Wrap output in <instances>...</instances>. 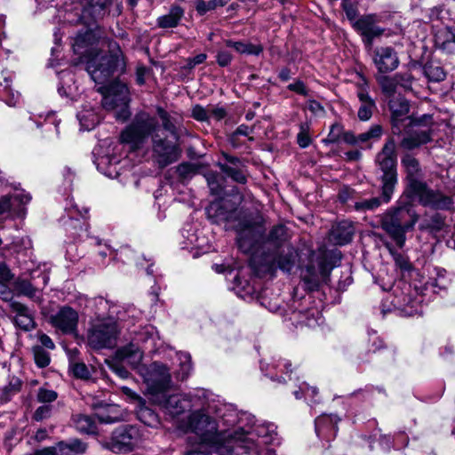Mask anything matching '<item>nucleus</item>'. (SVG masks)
I'll return each instance as SVG.
<instances>
[{"mask_svg":"<svg viewBox=\"0 0 455 455\" xmlns=\"http://www.w3.org/2000/svg\"><path fill=\"white\" fill-rule=\"evenodd\" d=\"M31 200V196L24 190L12 195L0 197V216L8 213L12 218L23 219L26 216V204Z\"/></svg>","mask_w":455,"mask_h":455,"instance_id":"6ab92c4d","label":"nucleus"},{"mask_svg":"<svg viewBox=\"0 0 455 455\" xmlns=\"http://www.w3.org/2000/svg\"><path fill=\"white\" fill-rule=\"evenodd\" d=\"M189 427L202 444L218 455H237L234 451L233 438L228 430H219L217 421L201 410L192 412L188 419Z\"/></svg>","mask_w":455,"mask_h":455,"instance_id":"423d86ee","label":"nucleus"},{"mask_svg":"<svg viewBox=\"0 0 455 455\" xmlns=\"http://www.w3.org/2000/svg\"><path fill=\"white\" fill-rule=\"evenodd\" d=\"M383 135V128L380 124H372L368 131L359 134L361 144L368 141H377Z\"/></svg>","mask_w":455,"mask_h":455,"instance_id":"6e6d98bb","label":"nucleus"},{"mask_svg":"<svg viewBox=\"0 0 455 455\" xmlns=\"http://www.w3.org/2000/svg\"><path fill=\"white\" fill-rule=\"evenodd\" d=\"M22 387L20 379L15 376L9 378L8 384L4 386L0 392V401L2 403H8L12 398L17 395Z\"/></svg>","mask_w":455,"mask_h":455,"instance_id":"37998d69","label":"nucleus"},{"mask_svg":"<svg viewBox=\"0 0 455 455\" xmlns=\"http://www.w3.org/2000/svg\"><path fill=\"white\" fill-rule=\"evenodd\" d=\"M53 406L52 404H44L39 406L33 414V419L42 421L49 419L52 414Z\"/></svg>","mask_w":455,"mask_h":455,"instance_id":"0e129e2a","label":"nucleus"},{"mask_svg":"<svg viewBox=\"0 0 455 455\" xmlns=\"http://www.w3.org/2000/svg\"><path fill=\"white\" fill-rule=\"evenodd\" d=\"M73 424L81 434L92 435L97 431L94 419L89 415L77 414L73 417Z\"/></svg>","mask_w":455,"mask_h":455,"instance_id":"ea45409f","label":"nucleus"},{"mask_svg":"<svg viewBox=\"0 0 455 455\" xmlns=\"http://www.w3.org/2000/svg\"><path fill=\"white\" fill-rule=\"evenodd\" d=\"M140 441V432L133 426H123L113 431L106 448L115 453H128L134 450Z\"/></svg>","mask_w":455,"mask_h":455,"instance_id":"a211bd4d","label":"nucleus"},{"mask_svg":"<svg viewBox=\"0 0 455 455\" xmlns=\"http://www.w3.org/2000/svg\"><path fill=\"white\" fill-rule=\"evenodd\" d=\"M185 15V10L179 4H172L167 13L159 16L156 20L157 28L172 29L177 28Z\"/></svg>","mask_w":455,"mask_h":455,"instance_id":"c756f323","label":"nucleus"},{"mask_svg":"<svg viewBox=\"0 0 455 455\" xmlns=\"http://www.w3.org/2000/svg\"><path fill=\"white\" fill-rule=\"evenodd\" d=\"M278 442L276 426L263 422L253 426L247 433L233 437L234 451L237 455H276L267 444Z\"/></svg>","mask_w":455,"mask_h":455,"instance_id":"6e6552de","label":"nucleus"},{"mask_svg":"<svg viewBox=\"0 0 455 455\" xmlns=\"http://www.w3.org/2000/svg\"><path fill=\"white\" fill-rule=\"evenodd\" d=\"M224 162L219 161L217 166L225 177L239 184L247 182L246 166L239 157L222 153Z\"/></svg>","mask_w":455,"mask_h":455,"instance_id":"4be33fe9","label":"nucleus"},{"mask_svg":"<svg viewBox=\"0 0 455 455\" xmlns=\"http://www.w3.org/2000/svg\"><path fill=\"white\" fill-rule=\"evenodd\" d=\"M291 363L285 359L279 358L278 360H274L270 364L260 363V370L266 376H267L271 380L277 381L279 384H283L286 382V379L283 376H279V373H285V375L291 380V375L289 373L291 372L290 369Z\"/></svg>","mask_w":455,"mask_h":455,"instance_id":"c85d7f7f","label":"nucleus"},{"mask_svg":"<svg viewBox=\"0 0 455 455\" xmlns=\"http://www.w3.org/2000/svg\"><path fill=\"white\" fill-rule=\"evenodd\" d=\"M353 27L361 35L368 49H371L374 39L380 37L385 31L383 28L376 25L374 15L362 16L354 22Z\"/></svg>","mask_w":455,"mask_h":455,"instance_id":"5701e85b","label":"nucleus"},{"mask_svg":"<svg viewBox=\"0 0 455 455\" xmlns=\"http://www.w3.org/2000/svg\"><path fill=\"white\" fill-rule=\"evenodd\" d=\"M368 83L364 77H363V83L358 84V90L356 96L359 100L360 106L357 110V116L360 121H369L374 111L377 110V105L375 100L370 96L368 91Z\"/></svg>","mask_w":455,"mask_h":455,"instance_id":"393cba45","label":"nucleus"},{"mask_svg":"<svg viewBox=\"0 0 455 455\" xmlns=\"http://www.w3.org/2000/svg\"><path fill=\"white\" fill-rule=\"evenodd\" d=\"M136 414L137 419L149 427L157 428L161 425L158 414L152 408L147 405L145 400H140Z\"/></svg>","mask_w":455,"mask_h":455,"instance_id":"2f4dec72","label":"nucleus"},{"mask_svg":"<svg viewBox=\"0 0 455 455\" xmlns=\"http://www.w3.org/2000/svg\"><path fill=\"white\" fill-rule=\"evenodd\" d=\"M109 47L108 54L97 53L87 62V72L98 84H106L123 64V54L119 45L114 42Z\"/></svg>","mask_w":455,"mask_h":455,"instance_id":"ddd939ff","label":"nucleus"},{"mask_svg":"<svg viewBox=\"0 0 455 455\" xmlns=\"http://www.w3.org/2000/svg\"><path fill=\"white\" fill-rule=\"evenodd\" d=\"M156 113L161 119L164 131L168 132L173 140H179L180 133L176 125V119L162 107H157Z\"/></svg>","mask_w":455,"mask_h":455,"instance_id":"79ce46f5","label":"nucleus"},{"mask_svg":"<svg viewBox=\"0 0 455 455\" xmlns=\"http://www.w3.org/2000/svg\"><path fill=\"white\" fill-rule=\"evenodd\" d=\"M311 300L310 295L304 296L300 299L294 298L290 306V319L309 328H315L322 324L323 322V315L318 307H309Z\"/></svg>","mask_w":455,"mask_h":455,"instance_id":"f3484780","label":"nucleus"},{"mask_svg":"<svg viewBox=\"0 0 455 455\" xmlns=\"http://www.w3.org/2000/svg\"><path fill=\"white\" fill-rule=\"evenodd\" d=\"M157 119L146 112L137 114L132 123L122 132L124 142L131 143L135 147L142 145L149 136L160 132Z\"/></svg>","mask_w":455,"mask_h":455,"instance_id":"4468645a","label":"nucleus"},{"mask_svg":"<svg viewBox=\"0 0 455 455\" xmlns=\"http://www.w3.org/2000/svg\"><path fill=\"white\" fill-rule=\"evenodd\" d=\"M75 4L76 19L68 20L82 23L86 29L77 33L72 46L76 53L84 55L88 52V48L98 41L100 33L97 23L110 14L112 0H78Z\"/></svg>","mask_w":455,"mask_h":455,"instance_id":"20e7f679","label":"nucleus"},{"mask_svg":"<svg viewBox=\"0 0 455 455\" xmlns=\"http://www.w3.org/2000/svg\"><path fill=\"white\" fill-rule=\"evenodd\" d=\"M14 290L18 294L26 296L34 301H40V290L30 281L23 278H18L14 282Z\"/></svg>","mask_w":455,"mask_h":455,"instance_id":"e433bc0d","label":"nucleus"},{"mask_svg":"<svg viewBox=\"0 0 455 455\" xmlns=\"http://www.w3.org/2000/svg\"><path fill=\"white\" fill-rule=\"evenodd\" d=\"M341 6L343 11L346 13L347 18L353 21V23L357 20L356 18L358 16V11L355 4H354L351 0H342Z\"/></svg>","mask_w":455,"mask_h":455,"instance_id":"69168bd1","label":"nucleus"},{"mask_svg":"<svg viewBox=\"0 0 455 455\" xmlns=\"http://www.w3.org/2000/svg\"><path fill=\"white\" fill-rule=\"evenodd\" d=\"M57 398L58 393L56 391L45 387H40L36 394V400L45 404H51V403L54 402Z\"/></svg>","mask_w":455,"mask_h":455,"instance_id":"680f3d73","label":"nucleus"},{"mask_svg":"<svg viewBox=\"0 0 455 455\" xmlns=\"http://www.w3.org/2000/svg\"><path fill=\"white\" fill-rule=\"evenodd\" d=\"M151 141L152 157L159 167H166L180 157L179 140L168 139L164 131L153 134Z\"/></svg>","mask_w":455,"mask_h":455,"instance_id":"dca6fc26","label":"nucleus"},{"mask_svg":"<svg viewBox=\"0 0 455 455\" xmlns=\"http://www.w3.org/2000/svg\"><path fill=\"white\" fill-rule=\"evenodd\" d=\"M117 356L124 363L137 368L142 360L143 353L137 346L130 344L120 348L117 351Z\"/></svg>","mask_w":455,"mask_h":455,"instance_id":"473e14b6","label":"nucleus"},{"mask_svg":"<svg viewBox=\"0 0 455 455\" xmlns=\"http://www.w3.org/2000/svg\"><path fill=\"white\" fill-rule=\"evenodd\" d=\"M255 423L256 419L252 414L247 411H240L237 429L233 432L229 431V434L232 436L231 438H233L235 435H238V433L245 434L247 431H251Z\"/></svg>","mask_w":455,"mask_h":455,"instance_id":"8fccbe9b","label":"nucleus"},{"mask_svg":"<svg viewBox=\"0 0 455 455\" xmlns=\"http://www.w3.org/2000/svg\"><path fill=\"white\" fill-rule=\"evenodd\" d=\"M180 361V370L178 378L181 380L187 379L192 371L191 355L187 352H180L177 354Z\"/></svg>","mask_w":455,"mask_h":455,"instance_id":"864d4df0","label":"nucleus"},{"mask_svg":"<svg viewBox=\"0 0 455 455\" xmlns=\"http://www.w3.org/2000/svg\"><path fill=\"white\" fill-rule=\"evenodd\" d=\"M78 314L70 307H60L50 317L51 324L63 334H73L77 330Z\"/></svg>","mask_w":455,"mask_h":455,"instance_id":"412c9836","label":"nucleus"},{"mask_svg":"<svg viewBox=\"0 0 455 455\" xmlns=\"http://www.w3.org/2000/svg\"><path fill=\"white\" fill-rule=\"evenodd\" d=\"M291 237L289 228L283 224L273 226L267 234H265L263 220H246L241 221L237 227L236 243L239 249L244 253H253L262 246L272 250H279L291 245Z\"/></svg>","mask_w":455,"mask_h":455,"instance_id":"7ed1b4c3","label":"nucleus"},{"mask_svg":"<svg viewBox=\"0 0 455 455\" xmlns=\"http://www.w3.org/2000/svg\"><path fill=\"white\" fill-rule=\"evenodd\" d=\"M354 234L355 228L352 222L342 220L331 228L330 240L337 245H345L352 241Z\"/></svg>","mask_w":455,"mask_h":455,"instance_id":"7c9ffc66","label":"nucleus"},{"mask_svg":"<svg viewBox=\"0 0 455 455\" xmlns=\"http://www.w3.org/2000/svg\"><path fill=\"white\" fill-rule=\"evenodd\" d=\"M218 416L223 424L228 427L238 426L240 411L233 404H221L216 410Z\"/></svg>","mask_w":455,"mask_h":455,"instance_id":"4c0bfd02","label":"nucleus"},{"mask_svg":"<svg viewBox=\"0 0 455 455\" xmlns=\"http://www.w3.org/2000/svg\"><path fill=\"white\" fill-rule=\"evenodd\" d=\"M118 307L114 304L109 306L108 318L99 321L89 329L87 341L92 348H109L116 344L118 333L116 322L124 320V316Z\"/></svg>","mask_w":455,"mask_h":455,"instance_id":"f8f14e48","label":"nucleus"},{"mask_svg":"<svg viewBox=\"0 0 455 455\" xmlns=\"http://www.w3.org/2000/svg\"><path fill=\"white\" fill-rule=\"evenodd\" d=\"M401 165L406 173L408 189L411 196L417 197L420 204L437 210H447L452 204L450 196L435 193L423 181V172L419 160L410 153L401 159Z\"/></svg>","mask_w":455,"mask_h":455,"instance_id":"0eeeda50","label":"nucleus"},{"mask_svg":"<svg viewBox=\"0 0 455 455\" xmlns=\"http://www.w3.org/2000/svg\"><path fill=\"white\" fill-rule=\"evenodd\" d=\"M86 443L78 439L60 442L54 446L56 455H81L86 451Z\"/></svg>","mask_w":455,"mask_h":455,"instance_id":"f704fd0d","label":"nucleus"},{"mask_svg":"<svg viewBox=\"0 0 455 455\" xmlns=\"http://www.w3.org/2000/svg\"><path fill=\"white\" fill-rule=\"evenodd\" d=\"M418 219L413 206L404 204L387 211L381 217L380 227L395 244L402 249L405 244L407 232L413 229Z\"/></svg>","mask_w":455,"mask_h":455,"instance_id":"1a4fd4ad","label":"nucleus"},{"mask_svg":"<svg viewBox=\"0 0 455 455\" xmlns=\"http://www.w3.org/2000/svg\"><path fill=\"white\" fill-rule=\"evenodd\" d=\"M230 0H194L196 11L198 15L204 16L210 11H213L219 7H223L228 4Z\"/></svg>","mask_w":455,"mask_h":455,"instance_id":"3c124183","label":"nucleus"},{"mask_svg":"<svg viewBox=\"0 0 455 455\" xmlns=\"http://www.w3.org/2000/svg\"><path fill=\"white\" fill-rule=\"evenodd\" d=\"M424 75L429 82L438 83L446 77L443 68L434 62L427 63L423 68Z\"/></svg>","mask_w":455,"mask_h":455,"instance_id":"603ef678","label":"nucleus"},{"mask_svg":"<svg viewBox=\"0 0 455 455\" xmlns=\"http://www.w3.org/2000/svg\"><path fill=\"white\" fill-rule=\"evenodd\" d=\"M66 212L68 216H63L60 221L62 222V225L64 226L65 230L68 235L73 240H76L80 236L81 232L84 231V221H82L78 216L84 218L88 211L84 209V213H83L80 210H78L76 205H73L70 208L66 207Z\"/></svg>","mask_w":455,"mask_h":455,"instance_id":"a878e982","label":"nucleus"},{"mask_svg":"<svg viewBox=\"0 0 455 455\" xmlns=\"http://www.w3.org/2000/svg\"><path fill=\"white\" fill-rule=\"evenodd\" d=\"M263 46L260 44H253L251 43H245L243 41H239V44L236 47V52L241 54L253 55L259 56L263 52Z\"/></svg>","mask_w":455,"mask_h":455,"instance_id":"bf43d9fd","label":"nucleus"},{"mask_svg":"<svg viewBox=\"0 0 455 455\" xmlns=\"http://www.w3.org/2000/svg\"><path fill=\"white\" fill-rule=\"evenodd\" d=\"M148 380L149 400L172 417L179 416L192 408H204L208 393L196 389L185 395L171 394V374L166 365L155 362L151 364Z\"/></svg>","mask_w":455,"mask_h":455,"instance_id":"f257e3e1","label":"nucleus"},{"mask_svg":"<svg viewBox=\"0 0 455 455\" xmlns=\"http://www.w3.org/2000/svg\"><path fill=\"white\" fill-rule=\"evenodd\" d=\"M32 352L34 355L35 363L39 368H45L50 364V354L44 347L41 346H34Z\"/></svg>","mask_w":455,"mask_h":455,"instance_id":"4d7b16f0","label":"nucleus"},{"mask_svg":"<svg viewBox=\"0 0 455 455\" xmlns=\"http://www.w3.org/2000/svg\"><path fill=\"white\" fill-rule=\"evenodd\" d=\"M206 210L209 217L215 219L216 221L228 220L231 216L222 200L212 202Z\"/></svg>","mask_w":455,"mask_h":455,"instance_id":"a18cd8bd","label":"nucleus"},{"mask_svg":"<svg viewBox=\"0 0 455 455\" xmlns=\"http://www.w3.org/2000/svg\"><path fill=\"white\" fill-rule=\"evenodd\" d=\"M388 105L392 113V132L399 135L402 132L401 126L405 123L406 131L400 142L401 148L412 150L431 140V126L434 124L432 115L425 114L419 118L408 116L409 101L401 96L390 100Z\"/></svg>","mask_w":455,"mask_h":455,"instance_id":"f03ea898","label":"nucleus"},{"mask_svg":"<svg viewBox=\"0 0 455 455\" xmlns=\"http://www.w3.org/2000/svg\"><path fill=\"white\" fill-rule=\"evenodd\" d=\"M375 175L380 182L385 201H390L397 184L396 144L393 138L387 140L381 150L376 154Z\"/></svg>","mask_w":455,"mask_h":455,"instance_id":"9d476101","label":"nucleus"},{"mask_svg":"<svg viewBox=\"0 0 455 455\" xmlns=\"http://www.w3.org/2000/svg\"><path fill=\"white\" fill-rule=\"evenodd\" d=\"M344 132V126L339 123L333 124L331 128L329 134L323 142L326 145L338 143L341 140Z\"/></svg>","mask_w":455,"mask_h":455,"instance_id":"052dcab7","label":"nucleus"},{"mask_svg":"<svg viewBox=\"0 0 455 455\" xmlns=\"http://www.w3.org/2000/svg\"><path fill=\"white\" fill-rule=\"evenodd\" d=\"M298 259L297 250L292 245L279 250L263 251L260 255H253L250 265L259 275L274 274L277 269L290 273Z\"/></svg>","mask_w":455,"mask_h":455,"instance_id":"9b49d317","label":"nucleus"},{"mask_svg":"<svg viewBox=\"0 0 455 455\" xmlns=\"http://www.w3.org/2000/svg\"><path fill=\"white\" fill-rule=\"evenodd\" d=\"M69 369L73 375L81 379H89L91 378V371L88 366L83 362H76L71 360L69 363Z\"/></svg>","mask_w":455,"mask_h":455,"instance_id":"13d9d810","label":"nucleus"},{"mask_svg":"<svg viewBox=\"0 0 455 455\" xmlns=\"http://www.w3.org/2000/svg\"><path fill=\"white\" fill-rule=\"evenodd\" d=\"M117 411V407L116 405H108L107 408L108 414L103 412L98 413V418L100 422L103 423H115L120 419V417L117 414H110L115 413Z\"/></svg>","mask_w":455,"mask_h":455,"instance_id":"338daca9","label":"nucleus"},{"mask_svg":"<svg viewBox=\"0 0 455 455\" xmlns=\"http://www.w3.org/2000/svg\"><path fill=\"white\" fill-rule=\"evenodd\" d=\"M211 194L221 196L224 192V179L216 172H208L204 174Z\"/></svg>","mask_w":455,"mask_h":455,"instance_id":"49530a36","label":"nucleus"},{"mask_svg":"<svg viewBox=\"0 0 455 455\" xmlns=\"http://www.w3.org/2000/svg\"><path fill=\"white\" fill-rule=\"evenodd\" d=\"M292 393L296 399H301L304 397L310 406L320 402L318 389L315 387H310L306 382L299 383L298 389L294 390Z\"/></svg>","mask_w":455,"mask_h":455,"instance_id":"a19ab883","label":"nucleus"},{"mask_svg":"<svg viewBox=\"0 0 455 455\" xmlns=\"http://www.w3.org/2000/svg\"><path fill=\"white\" fill-rule=\"evenodd\" d=\"M447 228L445 217L438 212L426 217L419 225L420 230H427L435 235L441 231H446Z\"/></svg>","mask_w":455,"mask_h":455,"instance_id":"72a5a7b5","label":"nucleus"},{"mask_svg":"<svg viewBox=\"0 0 455 455\" xmlns=\"http://www.w3.org/2000/svg\"><path fill=\"white\" fill-rule=\"evenodd\" d=\"M80 130L91 131L99 124V116L92 109H84L77 113Z\"/></svg>","mask_w":455,"mask_h":455,"instance_id":"c03bdc74","label":"nucleus"},{"mask_svg":"<svg viewBox=\"0 0 455 455\" xmlns=\"http://www.w3.org/2000/svg\"><path fill=\"white\" fill-rule=\"evenodd\" d=\"M181 235L184 238L182 242L183 248L186 249H203L204 237H200L198 233L194 229L191 225H186L182 230Z\"/></svg>","mask_w":455,"mask_h":455,"instance_id":"58836bf2","label":"nucleus"},{"mask_svg":"<svg viewBox=\"0 0 455 455\" xmlns=\"http://www.w3.org/2000/svg\"><path fill=\"white\" fill-rule=\"evenodd\" d=\"M374 236L378 237L383 244L387 248L390 254L393 257V259L395 263V266L401 269L403 272H410L412 269V265L410 262L407 256L404 254L396 251L391 243H389L383 235H379L377 233L373 234Z\"/></svg>","mask_w":455,"mask_h":455,"instance_id":"c9c22d12","label":"nucleus"},{"mask_svg":"<svg viewBox=\"0 0 455 455\" xmlns=\"http://www.w3.org/2000/svg\"><path fill=\"white\" fill-rule=\"evenodd\" d=\"M334 267L325 253L315 254L312 252L308 263L301 270V279L304 289L315 291L322 280L327 278Z\"/></svg>","mask_w":455,"mask_h":455,"instance_id":"2eb2a0df","label":"nucleus"},{"mask_svg":"<svg viewBox=\"0 0 455 455\" xmlns=\"http://www.w3.org/2000/svg\"><path fill=\"white\" fill-rule=\"evenodd\" d=\"M11 309L14 315L15 325L24 331H30L36 328V321L32 310L26 305L12 300L10 303Z\"/></svg>","mask_w":455,"mask_h":455,"instance_id":"cd10ccee","label":"nucleus"},{"mask_svg":"<svg viewBox=\"0 0 455 455\" xmlns=\"http://www.w3.org/2000/svg\"><path fill=\"white\" fill-rule=\"evenodd\" d=\"M390 201H385L383 191H381V196L379 197H372L370 199L357 201L355 203L354 208L357 212H365L367 211H373L379 208L382 204H387Z\"/></svg>","mask_w":455,"mask_h":455,"instance_id":"09e8293b","label":"nucleus"},{"mask_svg":"<svg viewBox=\"0 0 455 455\" xmlns=\"http://www.w3.org/2000/svg\"><path fill=\"white\" fill-rule=\"evenodd\" d=\"M196 172V166L190 163H182L177 166V172L182 179L191 178Z\"/></svg>","mask_w":455,"mask_h":455,"instance_id":"774afa93","label":"nucleus"},{"mask_svg":"<svg viewBox=\"0 0 455 455\" xmlns=\"http://www.w3.org/2000/svg\"><path fill=\"white\" fill-rule=\"evenodd\" d=\"M379 85L382 92L387 97H393L398 87L395 75L393 76H386L385 74H381L380 76L376 77Z\"/></svg>","mask_w":455,"mask_h":455,"instance_id":"de8ad7c7","label":"nucleus"},{"mask_svg":"<svg viewBox=\"0 0 455 455\" xmlns=\"http://www.w3.org/2000/svg\"><path fill=\"white\" fill-rule=\"evenodd\" d=\"M437 278L426 282L422 286L415 285L416 296L413 298L411 293V286L403 284L402 291L395 289L393 291V299L391 303L395 309L401 311L405 316H413L422 314L421 303L427 299L429 300L432 294H437L446 290L448 280L445 278L446 271L436 268Z\"/></svg>","mask_w":455,"mask_h":455,"instance_id":"39448f33","label":"nucleus"},{"mask_svg":"<svg viewBox=\"0 0 455 455\" xmlns=\"http://www.w3.org/2000/svg\"><path fill=\"white\" fill-rule=\"evenodd\" d=\"M395 77L398 86L402 87L404 91L411 90L414 78L411 72L406 71L396 73Z\"/></svg>","mask_w":455,"mask_h":455,"instance_id":"e2e57ef3","label":"nucleus"},{"mask_svg":"<svg viewBox=\"0 0 455 455\" xmlns=\"http://www.w3.org/2000/svg\"><path fill=\"white\" fill-rule=\"evenodd\" d=\"M94 164H96L97 169L104 175L110 178L116 176L117 172L116 168L113 167L112 159L108 156L97 157L94 160Z\"/></svg>","mask_w":455,"mask_h":455,"instance_id":"5fc2aeb1","label":"nucleus"},{"mask_svg":"<svg viewBox=\"0 0 455 455\" xmlns=\"http://www.w3.org/2000/svg\"><path fill=\"white\" fill-rule=\"evenodd\" d=\"M129 102L128 87L120 83L112 84L103 93L101 105L107 110L120 108L122 113L127 114Z\"/></svg>","mask_w":455,"mask_h":455,"instance_id":"aec40b11","label":"nucleus"},{"mask_svg":"<svg viewBox=\"0 0 455 455\" xmlns=\"http://www.w3.org/2000/svg\"><path fill=\"white\" fill-rule=\"evenodd\" d=\"M339 419L334 414H321L315 420V430L320 439L327 442L333 440L338 432Z\"/></svg>","mask_w":455,"mask_h":455,"instance_id":"bb28decb","label":"nucleus"},{"mask_svg":"<svg viewBox=\"0 0 455 455\" xmlns=\"http://www.w3.org/2000/svg\"><path fill=\"white\" fill-rule=\"evenodd\" d=\"M372 60L380 74L394 71L400 63L397 52L391 46L376 47L373 51Z\"/></svg>","mask_w":455,"mask_h":455,"instance_id":"b1692460","label":"nucleus"}]
</instances>
